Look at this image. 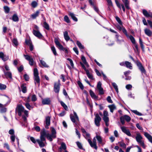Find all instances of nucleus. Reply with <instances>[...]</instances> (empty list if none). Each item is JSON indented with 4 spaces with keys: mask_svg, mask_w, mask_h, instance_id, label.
<instances>
[{
    "mask_svg": "<svg viewBox=\"0 0 152 152\" xmlns=\"http://www.w3.org/2000/svg\"><path fill=\"white\" fill-rule=\"evenodd\" d=\"M16 111L19 116H22V119L25 122H27V118L28 117V111L25 110L23 107L20 105H18Z\"/></svg>",
    "mask_w": 152,
    "mask_h": 152,
    "instance_id": "nucleus-1",
    "label": "nucleus"
},
{
    "mask_svg": "<svg viewBox=\"0 0 152 152\" xmlns=\"http://www.w3.org/2000/svg\"><path fill=\"white\" fill-rule=\"evenodd\" d=\"M142 137L140 133L136 134V136L135 137V139L137 142L142 147V148L145 149L146 147L144 143V142L142 140Z\"/></svg>",
    "mask_w": 152,
    "mask_h": 152,
    "instance_id": "nucleus-2",
    "label": "nucleus"
},
{
    "mask_svg": "<svg viewBox=\"0 0 152 152\" xmlns=\"http://www.w3.org/2000/svg\"><path fill=\"white\" fill-rule=\"evenodd\" d=\"M51 134L48 133L46 135L47 138L50 141H51L53 138H55L56 137V132L55 129L53 127H51Z\"/></svg>",
    "mask_w": 152,
    "mask_h": 152,
    "instance_id": "nucleus-3",
    "label": "nucleus"
},
{
    "mask_svg": "<svg viewBox=\"0 0 152 152\" xmlns=\"http://www.w3.org/2000/svg\"><path fill=\"white\" fill-rule=\"evenodd\" d=\"M34 79L35 80V83H38L39 85L40 83V79L39 76V73L37 69L35 68L34 70Z\"/></svg>",
    "mask_w": 152,
    "mask_h": 152,
    "instance_id": "nucleus-4",
    "label": "nucleus"
},
{
    "mask_svg": "<svg viewBox=\"0 0 152 152\" xmlns=\"http://www.w3.org/2000/svg\"><path fill=\"white\" fill-rule=\"evenodd\" d=\"M74 115L70 114V117L71 121L76 124H77L78 122L79 121V119L76 113L73 111Z\"/></svg>",
    "mask_w": 152,
    "mask_h": 152,
    "instance_id": "nucleus-5",
    "label": "nucleus"
},
{
    "mask_svg": "<svg viewBox=\"0 0 152 152\" xmlns=\"http://www.w3.org/2000/svg\"><path fill=\"white\" fill-rule=\"evenodd\" d=\"M103 120L104 122L105 125L107 126H108L109 125V118L108 117V114L107 111L104 110L103 112Z\"/></svg>",
    "mask_w": 152,
    "mask_h": 152,
    "instance_id": "nucleus-6",
    "label": "nucleus"
},
{
    "mask_svg": "<svg viewBox=\"0 0 152 152\" xmlns=\"http://www.w3.org/2000/svg\"><path fill=\"white\" fill-rule=\"evenodd\" d=\"M96 139V136L93 138L92 141L91 140V139H88V142L92 148H94L96 150H97V146Z\"/></svg>",
    "mask_w": 152,
    "mask_h": 152,
    "instance_id": "nucleus-7",
    "label": "nucleus"
},
{
    "mask_svg": "<svg viewBox=\"0 0 152 152\" xmlns=\"http://www.w3.org/2000/svg\"><path fill=\"white\" fill-rule=\"evenodd\" d=\"M54 42L56 45V46L59 49L65 51L66 53H68V51L67 49L66 48H64L63 46L60 43L57 39H55Z\"/></svg>",
    "mask_w": 152,
    "mask_h": 152,
    "instance_id": "nucleus-8",
    "label": "nucleus"
},
{
    "mask_svg": "<svg viewBox=\"0 0 152 152\" xmlns=\"http://www.w3.org/2000/svg\"><path fill=\"white\" fill-rule=\"evenodd\" d=\"M101 120V118L98 113H96L95 115L94 118V122L96 125L99 126L100 125V122Z\"/></svg>",
    "mask_w": 152,
    "mask_h": 152,
    "instance_id": "nucleus-9",
    "label": "nucleus"
},
{
    "mask_svg": "<svg viewBox=\"0 0 152 152\" xmlns=\"http://www.w3.org/2000/svg\"><path fill=\"white\" fill-rule=\"evenodd\" d=\"M25 58L29 61V64L31 66H33L34 64V61L33 58L31 56L28 55H23Z\"/></svg>",
    "mask_w": 152,
    "mask_h": 152,
    "instance_id": "nucleus-10",
    "label": "nucleus"
},
{
    "mask_svg": "<svg viewBox=\"0 0 152 152\" xmlns=\"http://www.w3.org/2000/svg\"><path fill=\"white\" fill-rule=\"evenodd\" d=\"M101 86V82L100 81L99 82L97 86V87L99 90V94L100 95H102L104 94L103 88Z\"/></svg>",
    "mask_w": 152,
    "mask_h": 152,
    "instance_id": "nucleus-11",
    "label": "nucleus"
},
{
    "mask_svg": "<svg viewBox=\"0 0 152 152\" xmlns=\"http://www.w3.org/2000/svg\"><path fill=\"white\" fill-rule=\"evenodd\" d=\"M60 84L59 80L58 81V83H55L54 87V90L55 93H58L60 88Z\"/></svg>",
    "mask_w": 152,
    "mask_h": 152,
    "instance_id": "nucleus-12",
    "label": "nucleus"
},
{
    "mask_svg": "<svg viewBox=\"0 0 152 152\" xmlns=\"http://www.w3.org/2000/svg\"><path fill=\"white\" fill-rule=\"evenodd\" d=\"M81 130L83 133V135L87 140L88 142V139H90V134L86 132L85 130L83 128L81 129Z\"/></svg>",
    "mask_w": 152,
    "mask_h": 152,
    "instance_id": "nucleus-13",
    "label": "nucleus"
},
{
    "mask_svg": "<svg viewBox=\"0 0 152 152\" xmlns=\"http://www.w3.org/2000/svg\"><path fill=\"white\" fill-rule=\"evenodd\" d=\"M121 128L122 131L126 134L127 135L129 136H132L131 134L129 131V130L127 129L126 127L125 126H121Z\"/></svg>",
    "mask_w": 152,
    "mask_h": 152,
    "instance_id": "nucleus-14",
    "label": "nucleus"
},
{
    "mask_svg": "<svg viewBox=\"0 0 152 152\" xmlns=\"http://www.w3.org/2000/svg\"><path fill=\"white\" fill-rule=\"evenodd\" d=\"M50 117L49 116H48L46 117L45 120V123L46 124L45 125V127L46 129L48 128V126L50 124Z\"/></svg>",
    "mask_w": 152,
    "mask_h": 152,
    "instance_id": "nucleus-15",
    "label": "nucleus"
},
{
    "mask_svg": "<svg viewBox=\"0 0 152 152\" xmlns=\"http://www.w3.org/2000/svg\"><path fill=\"white\" fill-rule=\"evenodd\" d=\"M33 33L35 36L39 38H41L42 37V35L39 31L33 30Z\"/></svg>",
    "mask_w": 152,
    "mask_h": 152,
    "instance_id": "nucleus-16",
    "label": "nucleus"
},
{
    "mask_svg": "<svg viewBox=\"0 0 152 152\" xmlns=\"http://www.w3.org/2000/svg\"><path fill=\"white\" fill-rule=\"evenodd\" d=\"M50 99L47 98L42 99V103L43 104H50Z\"/></svg>",
    "mask_w": 152,
    "mask_h": 152,
    "instance_id": "nucleus-17",
    "label": "nucleus"
},
{
    "mask_svg": "<svg viewBox=\"0 0 152 152\" xmlns=\"http://www.w3.org/2000/svg\"><path fill=\"white\" fill-rule=\"evenodd\" d=\"M142 13L146 17L152 18V14L151 13H149L145 10H143Z\"/></svg>",
    "mask_w": 152,
    "mask_h": 152,
    "instance_id": "nucleus-18",
    "label": "nucleus"
},
{
    "mask_svg": "<svg viewBox=\"0 0 152 152\" xmlns=\"http://www.w3.org/2000/svg\"><path fill=\"white\" fill-rule=\"evenodd\" d=\"M144 135L145 136L148 140L149 141L152 143V137L147 132H145Z\"/></svg>",
    "mask_w": 152,
    "mask_h": 152,
    "instance_id": "nucleus-19",
    "label": "nucleus"
},
{
    "mask_svg": "<svg viewBox=\"0 0 152 152\" xmlns=\"http://www.w3.org/2000/svg\"><path fill=\"white\" fill-rule=\"evenodd\" d=\"M10 19H12L14 22H18L19 20V18L16 14H14L12 18H10Z\"/></svg>",
    "mask_w": 152,
    "mask_h": 152,
    "instance_id": "nucleus-20",
    "label": "nucleus"
},
{
    "mask_svg": "<svg viewBox=\"0 0 152 152\" xmlns=\"http://www.w3.org/2000/svg\"><path fill=\"white\" fill-rule=\"evenodd\" d=\"M144 31L145 34L149 37L151 36L152 35V32L148 29L146 28L145 29Z\"/></svg>",
    "mask_w": 152,
    "mask_h": 152,
    "instance_id": "nucleus-21",
    "label": "nucleus"
},
{
    "mask_svg": "<svg viewBox=\"0 0 152 152\" xmlns=\"http://www.w3.org/2000/svg\"><path fill=\"white\" fill-rule=\"evenodd\" d=\"M66 147L65 144L64 142H62L61 144V146L59 148L60 151L61 152L62 149H63L65 151L66 150Z\"/></svg>",
    "mask_w": 152,
    "mask_h": 152,
    "instance_id": "nucleus-22",
    "label": "nucleus"
},
{
    "mask_svg": "<svg viewBox=\"0 0 152 152\" xmlns=\"http://www.w3.org/2000/svg\"><path fill=\"white\" fill-rule=\"evenodd\" d=\"M96 137L98 143L100 144H102V140L101 137L99 135H96Z\"/></svg>",
    "mask_w": 152,
    "mask_h": 152,
    "instance_id": "nucleus-23",
    "label": "nucleus"
},
{
    "mask_svg": "<svg viewBox=\"0 0 152 152\" xmlns=\"http://www.w3.org/2000/svg\"><path fill=\"white\" fill-rule=\"evenodd\" d=\"M125 64L126 67L130 69H132V66L131 63L127 61H125Z\"/></svg>",
    "mask_w": 152,
    "mask_h": 152,
    "instance_id": "nucleus-24",
    "label": "nucleus"
},
{
    "mask_svg": "<svg viewBox=\"0 0 152 152\" xmlns=\"http://www.w3.org/2000/svg\"><path fill=\"white\" fill-rule=\"evenodd\" d=\"M64 39L66 41H68L70 39V37L68 35V32L66 31L64 32Z\"/></svg>",
    "mask_w": 152,
    "mask_h": 152,
    "instance_id": "nucleus-25",
    "label": "nucleus"
},
{
    "mask_svg": "<svg viewBox=\"0 0 152 152\" xmlns=\"http://www.w3.org/2000/svg\"><path fill=\"white\" fill-rule=\"evenodd\" d=\"M108 107L110 110V111L112 113H113V110L116 108V107L114 104L109 105Z\"/></svg>",
    "mask_w": 152,
    "mask_h": 152,
    "instance_id": "nucleus-26",
    "label": "nucleus"
},
{
    "mask_svg": "<svg viewBox=\"0 0 152 152\" xmlns=\"http://www.w3.org/2000/svg\"><path fill=\"white\" fill-rule=\"evenodd\" d=\"M126 8L129 9L130 8L129 7V2L128 0H122Z\"/></svg>",
    "mask_w": 152,
    "mask_h": 152,
    "instance_id": "nucleus-27",
    "label": "nucleus"
},
{
    "mask_svg": "<svg viewBox=\"0 0 152 152\" xmlns=\"http://www.w3.org/2000/svg\"><path fill=\"white\" fill-rule=\"evenodd\" d=\"M90 95L92 98L94 99H97L98 97L95 95L94 93L91 90H90L89 91Z\"/></svg>",
    "mask_w": 152,
    "mask_h": 152,
    "instance_id": "nucleus-28",
    "label": "nucleus"
},
{
    "mask_svg": "<svg viewBox=\"0 0 152 152\" xmlns=\"http://www.w3.org/2000/svg\"><path fill=\"white\" fill-rule=\"evenodd\" d=\"M39 13V11H37L35 13L31 15V17L33 19H35L38 16Z\"/></svg>",
    "mask_w": 152,
    "mask_h": 152,
    "instance_id": "nucleus-29",
    "label": "nucleus"
},
{
    "mask_svg": "<svg viewBox=\"0 0 152 152\" xmlns=\"http://www.w3.org/2000/svg\"><path fill=\"white\" fill-rule=\"evenodd\" d=\"M69 15L71 16L72 19L75 21H77V19L75 16V15L72 13L69 12Z\"/></svg>",
    "mask_w": 152,
    "mask_h": 152,
    "instance_id": "nucleus-30",
    "label": "nucleus"
},
{
    "mask_svg": "<svg viewBox=\"0 0 152 152\" xmlns=\"http://www.w3.org/2000/svg\"><path fill=\"white\" fill-rule=\"evenodd\" d=\"M39 61L40 64L43 66L44 67H48L49 66L43 60H39Z\"/></svg>",
    "mask_w": 152,
    "mask_h": 152,
    "instance_id": "nucleus-31",
    "label": "nucleus"
},
{
    "mask_svg": "<svg viewBox=\"0 0 152 152\" xmlns=\"http://www.w3.org/2000/svg\"><path fill=\"white\" fill-rule=\"evenodd\" d=\"M37 141L39 144L40 147H42L45 146V144L43 142L44 141H40L39 140H37Z\"/></svg>",
    "mask_w": 152,
    "mask_h": 152,
    "instance_id": "nucleus-32",
    "label": "nucleus"
},
{
    "mask_svg": "<svg viewBox=\"0 0 152 152\" xmlns=\"http://www.w3.org/2000/svg\"><path fill=\"white\" fill-rule=\"evenodd\" d=\"M112 84L116 92L118 93V88L116 84L115 83L112 82Z\"/></svg>",
    "mask_w": 152,
    "mask_h": 152,
    "instance_id": "nucleus-33",
    "label": "nucleus"
},
{
    "mask_svg": "<svg viewBox=\"0 0 152 152\" xmlns=\"http://www.w3.org/2000/svg\"><path fill=\"white\" fill-rule=\"evenodd\" d=\"M4 74L7 77H8L10 79L12 78V75L11 72H4Z\"/></svg>",
    "mask_w": 152,
    "mask_h": 152,
    "instance_id": "nucleus-34",
    "label": "nucleus"
},
{
    "mask_svg": "<svg viewBox=\"0 0 152 152\" xmlns=\"http://www.w3.org/2000/svg\"><path fill=\"white\" fill-rule=\"evenodd\" d=\"M128 38H129L133 44H135V43H136L135 39L134 38L132 35H129V37Z\"/></svg>",
    "mask_w": 152,
    "mask_h": 152,
    "instance_id": "nucleus-35",
    "label": "nucleus"
},
{
    "mask_svg": "<svg viewBox=\"0 0 152 152\" xmlns=\"http://www.w3.org/2000/svg\"><path fill=\"white\" fill-rule=\"evenodd\" d=\"M25 105L26 108L29 110H31V105L29 104V103H26L23 104Z\"/></svg>",
    "mask_w": 152,
    "mask_h": 152,
    "instance_id": "nucleus-36",
    "label": "nucleus"
},
{
    "mask_svg": "<svg viewBox=\"0 0 152 152\" xmlns=\"http://www.w3.org/2000/svg\"><path fill=\"white\" fill-rule=\"evenodd\" d=\"M86 72L87 76L89 79L91 80L93 79L92 75L89 72L88 70Z\"/></svg>",
    "mask_w": 152,
    "mask_h": 152,
    "instance_id": "nucleus-37",
    "label": "nucleus"
},
{
    "mask_svg": "<svg viewBox=\"0 0 152 152\" xmlns=\"http://www.w3.org/2000/svg\"><path fill=\"white\" fill-rule=\"evenodd\" d=\"M51 50L54 55L56 56L57 55L56 48L54 46L51 47Z\"/></svg>",
    "mask_w": 152,
    "mask_h": 152,
    "instance_id": "nucleus-38",
    "label": "nucleus"
},
{
    "mask_svg": "<svg viewBox=\"0 0 152 152\" xmlns=\"http://www.w3.org/2000/svg\"><path fill=\"white\" fill-rule=\"evenodd\" d=\"M123 117H124L125 120L127 122H129L131 120V118L129 116L127 115H125L123 116Z\"/></svg>",
    "mask_w": 152,
    "mask_h": 152,
    "instance_id": "nucleus-39",
    "label": "nucleus"
},
{
    "mask_svg": "<svg viewBox=\"0 0 152 152\" xmlns=\"http://www.w3.org/2000/svg\"><path fill=\"white\" fill-rule=\"evenodd\" d=\"M6 86L4 84H3L0 83V90H5L6 88Z\"/></svg>",
    "mask_w": 152,
    "mask_h": 152,
    "instance_id": "nucleus-40",
    "label": "nucleus"
},
{
    "mask_svg": "<svg viewBox=\"0 0 152 152\" xmlns=\"http://www.w3.org/2000/svg\"><path fill=\"white\" fill-rule=\"evenodd\" d=\"M43 27L47 30H49L50 29L49 25L46 22L44 23Z\"/></svg>",
    "mask_w": 152,
    "mask_h": 152,
    "instance_id": "nucleus-41",
    "label": "nucleus"
},
{
    "mask_svg": "<svg viewBox=\"0 0 152 152\" xmlns=\"http://www.w3.org/2000/svg\"><path fill=\"white\" fill-rule=\"evenodd\" d=\"M81 60L82 61L83 63L87 66H88V65L87 63L85 58L84 56H82L81 57Z\"/></svg>",
    "mask_w": 152,
    "mask_h": 152,
    "instance_id": "nucleus-42",
    "label": "nucleus"
},
{
    "mask_svg": "<svg viewBox=\"0 0 152 152\" xmlns=\"http://www.w3.org/2000/svg\"><path fill=\"white\" fill-rule=\"evenodd\" d=\"M60 103L62 106L66 110L68 109V107L62 101L60 102Z\"/></svg>",
    "mask_w": 152,
    "mask_h": 152,
    "instance_id": "nucleus-43",
    "label": "nucleus"
},
{
    "mask_svg": "<svg viewBox=\"0 0 152 152\" xmlns=\"http://www.w3.org/2000/svg\"><path fill=\"white\" fill-rule=\"evenodd\" d=\"M131 111L135 114L139 116H141L142 114L141 113L139 112L137 110H131Z\"/></svg>",
    "mask_w": 152,
    "mask_h": 152,
    "instance_id": "nucleus-44",
    "label": "nucleus"
},
{
    "mask_svg": "<svg viewBox=\"0 0 152 152\" xmlns=\"http://www.w3.org/2000/svg\"><path fill=\"white\" fill-rule=\"evenodd\" d=\"M22 91L23 93H26L27 91L26 87L24 86L23 85L21 87Z\"/></svg>",
    "mask_w": 152,
    "mask_h": 152,
    "instance_id": "nucleus-45",
    "label": "nucleus"
},
{
    "mask_svg": "<svg viewBox=\"0 0 152 152\" xmlns=\"http://www.w3.org/2000/svg\"><path fill=\"white\" fill-rule=\"evenodd\" d=\"M139 69L140 70V71H141L142 73H144V74H145V73H146L145 70L142 66L139 67Z\"/></svg>",
    "mask_w": 152,
    "mask_h": 152,
    "instance_id": "nucleus-46",
    "label": "nucleus"
},
{
    "mask_svg": "<svg viewBox=\"0 0 152 152\" xmlns=\"http://www.w3.org/2000/svg\"><path fill=\"white\" fill-rule=\"evenodd\" d=\"M77 44L80 49H83L84 48V47L81 44V43L79 41H77Z\"/></svg>",
    "mask_w": 152,
    "mask_h": 152,
    "instance_id": "nucleus-47",
    "label": "nucleus"
},
{
    "mask_svg": "<svg viewBox=\"0 0 152 152\" xmlns=\"http://www.w3.org/2000/svg\"><path fill=\"white\" fill-rule=\"evenodd\" d=\"M12 43L15 46H17L18 45V43L17 39L14 38L12 41Z\"/></svg>",
    "mask_w": 152,
    "mask_h": 152,
    "instance_id": "nucleus-48",
    "label": "nucleus"
},
{
    "mask_svg": "<svg viewBox=\"0 0 152 152\" xmlns=\"http://www.w3.org/2000/svg\"><path fill=\"white\" fill-rule=\"evenodd\" d=\"M123 33L125 34L126 36L127 37H128L129 35L127 34V32L125 28L124 27H122V29L121 30Z\"/></svg>",
    "mask_w": 152,
    "mask_h": 152,
    "instance_id": "nucleus-49",
    "label": "nucleus"
},
{
    "mask_svg": "<svg viewBox=\"0 0 152 152\" xmlns=\"http://www.w3.org/2000/svg\"><path fill=\"white\" fill-rule=\"evenodd\" d=\"M115 19L118 22L120 25H122V21L117 16L116 17Z\"/></svg>",
    "mask_w": 152,
    "mask_h": 152,
    "instance_id": "nucleus-50",
    "label": "nucleus"
},
{
    "mask_svg": "<svg viewBox=\"0 0 152 152\" xmlns=\"http://www.w3.org/2000/svg\"><path fill=\"white\" fill-rule=\"evenodd\" d=\"M5 12L8 13L10 11V8L7 6H4V7Z\"/></svg>",
    "mask_w": 152,
    "mask_h": 152,
    "instance_id": "nucleus-51",
    "label": "nucleus"
},
{
    "mask_svg": "<svg viewBox=\"0 0 152 152\" xmlns=\"http://www.w3.org/2000/svg\"><path fill=\"white\" fill-rule=\"evenodd\" d=\"M64 21L67 23H69L70 22V20L67 16L66 15L64 17Z\"/></svg>",
    "mask_w": 152,
    "mask_h": 152,
    "instance_id": "nucleus-52",
    "label": "nucleus"
},
{
    "mask_svg": "<svg viewBox=\"0 0 152 152\" xmlns=\"http://www.w3.org/2000/svg\"><path fill=\"white\" fill-rule=\"evenodd\" d=\"M77 83L80 87V88L82 89H83L84 88V86L82 84V83L80 81H78Z\"/></svg>",
    "mask_w": 152,
    "mask_h": 152,
    "instance_id": "nucleus-53",
    "label": "nucleus"
},
{
    "mask_svg": "<svg viewBox=\"0 0 152 152\" xmlns=\"http://www.w3.org/2000/svg\"><path fill=\"white\" fill-rule=\"evenodd\" d=\"M37 98L36 95H33L31 96V101L33 102H35L36 101Z\"/></svg>",
    "mask_w": 152,
    "mask_h": 152,
    "instance_id": "nucleus-54",
    "label": "nucleus"
},
{
    "mask_svg": "<svg viewBox=\"0 0 152 152\" xmlns=\"http://www.w3.org/2000/svg\"><path fill=\"white\" fill-rule=\"evenodd\" d=\"M9 59V56H7L6 55L4 56L2 58V59L4 61H5Z\"/></svg>",
    "mask_w": 152,
    "mask_h": 152,
    "instance_id": "nucleus-55",
    "label": "nucleus"
},
{
    "mask_svg": "<svg viewBox=\"0 0 152 152\" xmlns=\"http://www.w3.org/2000/svg\"><path fill=\"white\" fill-rule=\"evenodd\" d=\"M77 145L78 146V147L80 149H83V147L81 144L79 142H76Z\"/></svg>",
    "mask_w": 152,
    "mask_h": 152,
    "instance_id": "nucleus-56",
    "label": "nucleus"
},
{
    "mask_svg": "<svg viewBox=\"0 0 152 152\" xmlns=\"http://www.w3.org/2000/svg\"><path fill=\"white\" fill-rule=\"evenodd\" d=\"M47 134L46 133L45 131V129L42 130L41 132V136L46 137Z\"/></svg>",
    "mask_w": 152,
    "mask_h": 152,
    "instance_id": "nucleus-57",
    "label": "nucleus"
},
{
    "mask_svg": "<svg viewBox=\"0 0 152 152\" xmlns=\"http://www.w3.org/2000/svg\"><path fill=\"white\" fill-rule=\"evenodd\" d=\"M31 5L33 7L35 8L37 6V4L36 2L34 1L32 2Z\"/></svg>",
    "mask_w": 152,
    "mask_h": 152,
    "instance_id": "nucleus-58",
    "label": "nucleus"
},
{
    "mask_svg": "<svg viewBox=\"0 0 152 152\" xmlns=\"http://www.w3.org/2000/svg\"><path fill=\"white\" fill-rule=\"evenodd\" d=\"M121 122L122 124H124L125 123V119L123 116L121 117L120 118Z\"/></svg>",
    "mask_w": 152,
    "mask_h": 152,
    "instance_id": "nucleus-59",
    "label": "nucleus"
},
{
    "mask_svg": "<svg viewBox=\"0 0 152 152\" xmlns=\"http://www.w3.org/2000/svg\"><path fill=\"white\" fill-rule=\"evenodd\" d=\"M119 143L120 145L121 146L124 148H126V145L123 142H119Z\"/></svg>",
    "mask_w": 152,
    "mask_h": 152,
    "instance_id": "nucleus-60",
    "label": "nucleus"
},
{
    "mask_svg": "<svg viewBox=\"0 0 152 152\" xmlns=\"http://www.w3.org/2000/svg\"><path fill=\"white\" fill-rule=\"evenodd\" d=\"M30 96H29L26 98V99H24L26 103H29L30 102Z\"/></svg>",
    "mask_w": 152,
    "mask_h": 152,
    "instance_id": "nucleus-61",
    "label": "nucleus"
},
{
    "mask_svg": "<svg viewBox=\"0 0 152 152\" xmlns=\"http://www.w3.org/2000/svg\"><path fill=\"white\" fill-rule=\"evenodd\" d=\"M115 2L117 5V6L120 9H121V5L120 4V3L117 0H115Z\"/></svg>",
    "mask_w": 152,
    "mask_h": 152,
    "instance_id": "nucleus-62",
    "label": "nucleus"
},
{
    "mask_svg": "<svg viewBox=\"0 0 152 152\" xmlns=\"http://www.w3.org/2000/svg\"><path fill=\"white\" fill-rule=\"evenodd\" d=\"M107 100L108 102H109L110 103H112L113 101L112 100L111 97L110 96H108L107 98Z\"/></svg>",
    "mask_w": 152,
    "mask_h": 152,
    "instance_id": "nucleus-63",
    "label": "nucleus"
},
{
    "mask_svg": "<svg viewBox=\"0 0 152 152\" xmlns=\"http://www.w3.org/2000/svg\"><path fill=\"white\" fill-rule=\"evenodd\" d=\"M14 131L13 129H11L9 131V133L10 134H11L12 135H14Z\"/></svg>",
    "mask_w": 152,
    "mask_h": 152,
    "instance_id": "nucleus-64",
    "label": "nucleus"
}]
</instances>
